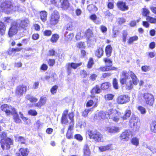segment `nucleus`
I'll list each match as a JSON object with an SVG mask.
<instances>
[{
  "mask_svg": "<svg viewBox=\"0 0 156 156\" xmlns=\"http://www.w3.org/2000/svg\"><path fill=\"white\" fill-rule=\"evenodd\" d=\"M116 68L115 67H108L107 66L101 67L99 68V70L102 71H107L112 70H116Z\"/></svg>",
  "mask_w": 156,
  "mask_h": 156,
  "instance_id": "nucleus-28",
  "label": "nucleus"
},
{
  "mask_svg": "<svg viewBox=\"0 0 156 156\" xmlns=\"http://www.w3.org/2000/svg\"><path fill=\"white\" fill-rule=\"evenodd\" d=\"M120 83L126 84L127 89L129 90L133 87V84L136 85L139 80L135 74L132 71H122L121 73Z\"/></svg>",
  "mask_w": 156,
  "mask_h": 156,
  "instance_id": "nucleus-1",
  "label": "nucleus"
},
{
  "mask_svg": "<svg viewBox=\"0 0 156 156\" xmlns=\"http://www.w3.org/2000/svg\"><path fill=\"white\" fill-rule=\"evenodd\" d=\"M1 109L5 112L8 115H12L15 122L16 123L20 122L19 116L17 113L15 109L11 106L7 104H4L1 106Z\"/></svg>",
  "mask_w": 156,
  "mask_h": 156,
  "instance_id": "nucleus-2",
  "label": "nucleus"
},
{
  "mask_svg": "<svg viewBox=\"0 0 156 156\" xmlns=\"http://www.w3.org/2000/svg\"><path fill=\"white\" fill-rule=\"evenodd\" d=\"M91 109H85L83 112L82 115L85 117H86L87 116L88 113L90 111Z\"/></svg>",
  "mask_w": 156,
  "mask_h": 156,
  "instance_id": "nucleus-58",
  "label": "nucleus"
},
{
  "mask_svg": "<svg viewBox=\"0 0 156 156\" xmlns=\"http://www.w3.org/2000/svg\"><path fill=\"white\" fill-rule=\"evenodd\" d=\"M103 50L102 48H99L96 51V55L99 58L101 57L103 55Z\"/></svg>",
  "mask_w": 156,
  "mask_h": 156,
  "instance_id": "nucleus-26",
  "label": "nucleus"
},
{
  "mask_svg": "<svg viewBox=\"0 0 156 156\" xmlns=\"http://www.w3.org/2000/svg\"><path fill=\"white\" fill-rule=\"evenodd\" d=\"M84 154L85 156H89L90 154V151L89 147L87 144H85L83 148Z\"/></svg>",
  "mask_w": 156,
  "mask_h": 156,
  "instance_id": "nucleus-23",
  "label": "nucleus"
},
{
  "mask_svg": "<svg viewBox=\"0 0 156 156\" xmlns=\"http://www.w3.org/2000/svg\"><path fill=\"white\" fill-rule=\"evenodd\" d=\"M132 144L133 145L136 146L139 145V139L136 137H134L131 140Z\"/></svg>",
  "mask_w": 156,
  "mask_h": 156,
  "instance_id": "nucleus-36",
  "label": "nucleus"
},
{
  "mask_svg": "<svg viewBox=\"0 0 156 156\" xmlns=\"http://www.w3.org/2000/svg\"><path fill=\"white\" fill-rule=\"evenodd\" d=\"M74 36L73 34H70L65 36V39L67 41H71L74 37Z\"/></svg>",
  "mask_w": 156,
  "mask_h": 156,
  "instance_id": "nucleus-45",
  "label": "nucleus"
},
{
  "mask_svg": "<svg viewBox=\"0 0 156 156\" xmlns=\"http://www.w3.org/2000/svg\"><path fill=\"white\" fill-rule=\"evenodd\" d=\"M82 34H83V33H81L80 32L77 33L76 36V40H80L83 37V36H81V35Z\"/></svg>",
  "mask_w": 156,
  "mask_h": 156,
  "instance_id": "nucleus-63",
  "label": "nucleus"
},
{
  "mask_svg": "<svg viewBox=\"0 0 156 156\" xmlns=\"http://www.w3.org/2000/svg\"><path fill=\"white\" fill-rule=\"evenodd\" d=\"M73 137V132L71 131L68 130L66 133V137L68 139H71Z\"/></svg>",
  "mask_w": 156,
  "mask_h": 156,
  "instance_id": "nucleus-49",
  "label": "nucleus"
},
{
  "mask_svg": "<svg viewBox=\"0 0 156 156\" xmlns=\"http://www.w3.org/2000/svg\"><path fill=\"white\" fill-rule=\"evenodd\" d=\"M77 47L79 48H84L85 46L84 42H80L76 44Z\"/></svg>",
  "mask_w": 156,
  "mask_h": 156,
  "instance_id": "nucleus-46",
  "label": "nucleus"
},
{
  "mask_svg": "<svg viewBox=\"0 0 156 156\" xmlns=\"http://www.w3.org/2000/svg\"><path fill=\"white\" fill-rule=\"evenodd\" d=\"M104 61L106 63V66L108 67H112V62L110 59L105 58H104Z\"/></svg>",
  "mask_w": 156,
  "mask_h": 156,
  "instance_id": "nucleus-40",
  "label": "nucleus"
},
{
  "mask_svg": "<svg viewBox=\"0 0 156 156\" xmlns=\"http://www.w3.org/2000/svg\"><path fill=\"white\" fill-rule=\"evenodd\" d=\"M114 95L112 94H107L105 96L106 100H111L113 99Z\"/></svg>",
  "mask_w": 156,
  "mask_h": 156,
  "instance_id": "nucleus-42",
  "label": "nucleus"
},
{
  "mask_svg": "<svg viewBox=\"0 0 156 156\" xmlns=\"http://www.w3.org/2000/svg\"><path fill=\"white\" fill-rule=\"evenodd\" d=\"M87 9L90 12H96L98 10L97 8L92 4L88 5L87 6Z\"/></svg>",
  "mask_w": 156,
  "mask_h": 156,
  "instance_id": "nucleus-34",
  "label": "nucleus"
},
{
  "mask_svg": "<svg viewBox=\"0 0 156 156\" xmlns=\"http://www.w3.org/2000/svg\"><path fill=\"white\" fill-rule=\"evenodd\" d=\"M29 23V21L28 20L27 18L25 19L24 20H21V23H20V26L23 28L27 27Z\"/></svg>",
  "mask_w": 156,
  "mask_h": 156,
  "instance_id": "nucleus-32",
  "label": "nucleus"
},
{
  "mask_svg": "<svg viewBox=\"0 0 156 156\" xmlns=\"http://www.w3.org/2000/svg\"><path fill=\"white\" fill-rule=\"evenodd\" d=\"M150 12L149 10L146 8H144L142 9V14L144 16L147 17L150 14Z\"/></svg>",
  "mask_w": 156,
  "mask_h": 156,
  "instance_id": "nucleus-31",
  "label": "nucleus"
},
{
  "mask_svg": "<svg viewBox=\"0 0 156 156\" xmlns=\"http://www.w3.org/2000/svg\"><path fill=\"white\" fill-rule=\"evenodd\" d=\"M100 29L101 30L103 33H106L107 30V27L103 25H101L100 26Z\"/></svg>",
  "mask_w": 156,
  "mask_h": 156,
  "instance_id": "nucleus-61",
  "label": "nucleus"
},
{
  "mask_svg": "<svg viewBox=\"0 0 156 156\" xmlns=\"http://www.w3.org/2000/svg\"><path fill=\"white\" fill-rule=\"evenodd\" d=\"M130 126L133 127V129L136 131L138 130L140 126V122L138 118L132 117L129 120Z\"/></svg>",
  "mask_w": 156,
  "mask_h": 156,
  "instance_id": "nucleus-7",
  "label": "nucleus"
},
{
  "mask_svg": "<svg viewBox=\"0 0 156 156\" xmlns=\"http://www.w3.org/2000/svg\"><path fill=\"white\" fill-rule=\"evenodd\" d=\"M146 20L151 23H156V19L150 16H147L146 18Z\"/></svg>",
  "mask_w": 156,
  "mask_h": 156,
  "instance_id": "nucleus-41",
  "label": "nucleus"
},
{
  "mask_svg": "<svg viewBox=\"0 0 156 156\" xmlns=\"http://www.w3.org/2000/svg\"><path fill=\"white\" fill-rule=\"evenodd\" d=\"M144 101L146 103L150 106H152L154 102L153 96L150 94L145 93L144 95Z\"/></svg>",
  "mask_w": 156,
  "mask_h": 156,
  "instance_id": "nucleus-8",
  "label": "nucleus"
},
{
  "mask_svg": "<svg viewBox=\"0 0 156 156\" xmlns=\"http://www.w3.org/2000/svg\"><path fill=\"white\" fill-rule=\"evenodd\" d=\"M20 117L23 120V121H25L27 124H29L31 122L30 120L28 119H27L26 117L23 116V115L20 112Z\"/></svg>",
  "mask_w": 156,
  "mask_h": 156,
  "instance_id": "nucleus-48",
  "label": "nucleus"
},
{
  "mask_svg": "<svg viewBox=\"0 0 156 156\" xmlns=\"http://www.w3.org/2000/svg\"><path fill=\"white\" fill-rule=\"evenodd\" d=\"M112 144H108L105 146H101L99 147V149L101 152L105 151L107 150H108L111 147Z\"/></svg>",
  "mask_w": 156,
  "mask_h": 156,
  "instance_id": "nucleus-22",
  "label": "nucleus"
},
{
  "mask_svg": "<svg viewBox=\"0 0 156 156\" xmlns=\"http://www.w3.org/2000/svg\"><path fill=\"white\" fill-rule=\"evenodd\" d=\"M16 22H14L12 26V27L9 29V35L10 37H12L13 35L15 34L17 31L18 26Z\"/></svg>",
  "mask_w": 156,
  "mask_h": 156,
  "instance_id": "nucleus-12",
  "label": "nucleus"
},
{
  "mask_svg": "<svg viewBox=\"0 0 156 156\" xmlns=\"http://www.w3.org/2000/svg\"><path fill=\"white\" fill-rule=\"evenodd\" d=\"M27 89V86L25 85H22L20 86V94H23L25 93Z\"/></svg>",
  "mask_w": 156,
  "mask_h": 156,
  "instance_id": "nucleus-35",
  "label": "nucleus"
},
{
  "mask_svg": "<svg viewBox=\"0 0 156 156\" xmlns=\"http://www.w3.org/2000/svg\"><path fill=\"white\" fill-rule=\"evenodd\" d=\"M40 17L41 20L44 22L47 20V13L45 11H42L40 13Z\"/></svg>",
  "mask_w": 156,
  "mask_h": 156,
  "instance_id": "nucleus-24",
  "label": "nucleus"
},
{
  "mask_svg": "<svg viewBox=\"0 0 156 156\" xmlns=\"http://www.w3.org/2000/svg\"><path fill=\"white\" fill-rule=\"evenodd\" d=\"M101 90L99 87L98 85H96L92 89L91 93L93 94L94 93L99 94L101 92Z\"/></svg>",
  "mask_w": 156,
  "mask_h": 156,
  "instance_id": "nucleus-27",
  "label": "nucleus"
},
{
  "mask_svg": "<svg viewBox=\"0 0 156 156\" xmlns=\"http://www.w3.org/2000/svg\"><path fill=\"white\" fill-rule=\"evenodd\" d=\"M60 1L59 0H51V3L54 5H55L58 6V3L60 2Z\"/></svg>",
  "mask_w": 156,
  "mask_h": 156,
  "instance_id": "nucleus-62",
  "label": "nucleus"
},
{
  "mask_svg": "<svg viewBox=\"0 0 156 156\" xmlns=\"http://www.w3.org/2000/svg\"><path fill=\"white\" fill-rule=\"evenodd\" d=\"M47 98L46 97H42L38 102L36 104V106L38 107H41L45 104Z\"/></svg>",
  "mask_w": 156,
  "mask_h": 156,
  "instance_id": "nucleus-18",
  "label": "nucleus"
},
{
  "mask_svg": "<svg viewBox=\"0 0 156 156\" xmlns=\"http://www.w3.org/2000/svg\"><path fill=\"white\" fill-rule=\"evenodd\" d=\"M131 114V112L130 110L128 109L126 110L125 111L124 115L122 116L121 118L123 120H126L129 117Z\"/></svg>",
  "mask_w": 156,
  "mask_h": 156,
  "instance_id": "nucleus-20",
  "label": "nucleus"
},
{
  "mask_svg": "<svg viewBox=\"0 0 156 156\" xmlns=\"http://www.w3.org/2000/svg\"><path fill=\"white\" fill-rule=\"evenodd\" d=\"M117 5L118 8L122 11L127 10L128 9V7L125 2L121 1L117 3Z\"/></svg>",
  "mask_w": 156,
  "mask_h": 156,
  "instance_id": "nucleus-16",
  "label": "nucleus"
},
{
  "mask_svg": "<svg viewBox=\"0 0 156 156\" xmlns=\"http://www.w3.org/2000/svg\"><path fill=\"white\" fill-rule=\"evenodd\" d=\"M51 31L49 30H46L44 32V35L46 36H50L51 35Z\"/></svg>",
  "mask_w": 156,
  "mask_h": 156,
  "instance_id": "nucleus-64",
  "label": "nucleus"
},
{
  "mask_svg": "<svg viewBox=\"0 0 156 156\" xmlns=\"http://www.w3.org/2000/svg\"><path fill=\"white\" fill-rule=\"evenodd\" d=\"M105 130L108 133H115L119 132L120 129L118 127L112 126L106 127Z\"/></svg>",
  "mask_w": 156,
  "mask_h": 156,
  "instance_id": "nucleus-13",
  "label": "nucleus"
},
{
  "mask_svg": "<svg viewBox=\"0 0 156 156\" xmlns=\"http://www.w3.org/2000/svg\"><path fill=\"white\" fill-rule=\"evenodd\" d=\"M74 138L79 141H81L83 140V137L80 134H76L74 136Z\"/></svg>",
  "mask_w": 156,
  "mask_h": 156,
  "instance_id": "nucleus-55",
  "label": "nucleus"
},
{
  "mask_svg": "<svg viewBox=\"0 0 156 156\" xmlns=\"http://www.w3.org/2000/svg\"><path fill=\"white\" fill-rule=\"evenodd\" d=\"M138 109L140 112L141 114L142 115L145 114L146 113L147 111L146 109L141 106H139Z\"/></svg>",
  "mask_w": 156,
  "mask_h": 156,
  "instance_id": "nucleus-44",
  "label": "nucleus"
},
{
  "mask_svg": "<svg viewBox=\"0 0 156 156\" xmlns=\"http://www.w3.org/2000/svg\"><path fill=\"white\" fill-rule=\"evenodd\" d=\"M85 35L86 37L88 38H89L91 37L92 35V32L90 30H87L85 33Z\"/></svg>",
  "mask_w": 156,
  "mask_h": 156,
  "instance_id": "nucleus-57",
  "label": "nucleus"
},
{
  "mask_svg": "<svg viewBox=\"0 0 156 156\" xmlns=\"http://www.w3.org/2000/svg\"><path fill=\"white\" fill-rule=\"evenodd\" d=\"M138 39V37L136 35L131 37L128 39V43L129 44H132L133 42L137 41Z\"/></svg>",
  "mask_w": 156,
  "mask_h": 156,
  "instance_id": "nucleus-29",
  "label": "nucleus"
},
{
  "mask_svg": "<svg viewBox=\"0 0 156 156\" xmlns=\"http://www.w3.org/2000/svg\"><path fill=\"white\" fill-rule=\"evenodd\" d=\"M129 97L127 95H121L116 99V101L119 104H126L129 101Z\"/></svg>",
  "mask_w": 156,
  "mask_h": 156,
  "instance_id": "nucleus-9",
  "label": "nucleus"
},
{
  "mask_svg": "<svg viewBox=\"0 0 156 156\" xmlns=\"http://www.w3.org/2000/svg\"><path fill=\"white\" fill-rule=\"evenodd\" d=\"M141 69L142 71L146 72L150 70L151 69V67L149 66H144L142 67Z\"/></svg>",
  "mask_w": 156,
  "mask_h": 156,
  "instance_id": "nucleus-54",
  "label": "nucleus"
},
{
  "mask_svg": "<svg viewBox=\"0 0 156 156\" xmlns=\"http://www.w3.org/2000/svg\"><path fill=\"white\" fill-rule=\"evenodd\" d=\"M87 133L90 139H93L96 142H101L103 140L102 135L98 132L88 131Z\"/></svg>",
  "mask_w": 156,
  "mask_h": 156,
  "instance_id": "nucleus-5",
  "label": "nucleus"
},
{
  "mask_svg": "<svg viewBox=\"0 0 156 156\" xmlns=\"http://www.w3.org/2000/svg\"><path fill=\"white\" fill-rule=\"evenodd\" d=\"M90 18L91 20H93L95 23L96 24H99L100 23V21H96L97 17L95 14L92 15L90 16Z\"/></svg>",
  "mask_w": 156,
  "mask_h": 156,
  "instance_id": "nucleus-43",
  "label": "nucleus"
},
{
  "mask_svg": "<svg viewBox=\"0 0 156 156\" xmlns=\"http://www.w3.org/2000/svg\"><path fill=\"white\" fill-rule=\"evenodd\" d=\"M82 64V62L78 63H69L66 64V67L68 73L70 74L71 72L72 68L74 69H76L78 67L80 66Z\"/></svg>",
  "mask_w": 156,
  "mask_h": 156,
  "instance_id": "nucleus-11",
  "label": "nucleus"
},
{
  "mask_svg": "<svg viewBox=\"0 0 156 156\" xmlns=\"http://www.w3.org/2000/svg\"><path fill=\"white\" fill-rule=\"evenodd\" d=\"M98 117H97V116H95L94 117V119L99 120L101 119H104L107 117L106 113L104 112L101 111L99 112L98 114Z\"/></svg>",
  "mask_w": 156,
  "mask_h": 156,
  "instance_id": "nucleus-19",
  "label": "nucleus"
},
{
  "mask_svg": "<svg viewBox=\"0 0 156 156\" xmlns=\"http://www.w3.org/2000/svg\"><path fill=\"white\" fill-rule=\"evenodd\" d=\"M59 37L58 35L54 34L52 35L51 39V41L53 43H56Z\"/></svg>",
  "mask_w": 156,
  "mask_h": 156,
  "instance_id": "nucleus-33",
  "label": "nucleus"
},
{
  "mask_svg": "<svg viewBox=\"0 0 156 156\" xmlns=\"http://www.w3.org/2000/svg\"><path fill=\"white\" fill-rule=\"evenodd\" d=\"M60 16L58 12L56 10L54 11L52 13L50 20V23L51 25H55L59 22Z\"/></svg>",
  "mask_w": 156,
  "mask_h": 156,
  "instance_id": "nucleus-6",
  "label": "nucleus"
},
{
  "mask_svg": "<svg viewBox=\"0 0 156 156\" xmlns=\"http://www.w3.org/2000/svg\"><path fill=\"white\" fill-rule=\"evenodd\" d=\"M58 87L56 85L53 86L51 89L50 91L51 94H55L57 91Z\"/></svg>",
  "mask_w": 156,
  "mask_h": 156,
  "instance_id": "nucleus-50",
  "label": "nucleus"
},
{
  "mask_svg": "<svg viewBox=\"0 0 156 156\" xmlns=\"http://www.w3.org/2000/svg\"><path fill=\"white\" fill-rule=\"evenodd\" d=\"M94 64V62L93 59L92 58H90L87 65V67L88 68H91Z\"/></svg>",
  "mask_w": 156,
  "mask_h": 156,
  "instance_id": "nucleus-51",
  "label": "nucleus"
},
{
  "mask_svg": "<svg viewBox=\"0 0 156 156\" xmlns=\"http://www.w3.org/2000/svg\"><path fill=\"white\" fill-rule=\"evenodd\" d=\"M0 135L2 138L0 143L2 148L9 149L10 147V145L12 143L11 139L6 137V134L5 132L2 133Z\"/></svg>",
  "mask_w": 156,
  "mask_h": 156,
  "instance_id": "nucleus-3",
  "label": "nucleus"
},
{
  "mask_svg": "<svg viewBox=\"0 0 156 156\" xmlns=\"http://www.w3.org/2000/svg\"><path fill=\"white\" fill-rule=\"evenodd\" d=\"M60 2L61 7L64 9H67L69 6V3L68 0H61Z\"/></svg>",
  "mask_w": 156,
  "mask_h": 156,
  "instance_id": "nucleus-17",
  "label": "nucleus"
},
{
  "mask_svg": "<svg viewBox=\"0 0 156 156\" xmlns=\"http://www.w3.org/2000/svg\"><path fill=\"white\" fill-rule=\"evenodd\" d=\"M117 21L119 24H121L125 23L126 20L123 18H119L117 19Z\"/></svg>",
  "mask_w": 156,
  "mask_h": 156,
  "instance_id": "nucleus-60",
  "label": "nucleus"
},
{
  "mask_svg": "<svg viewBox=\"0 0 156 156\" xmlns=\"http://www.w3.org/2000/svg\"><path fill=\"white\" fill-rule=\"evenodd\" d=\"M5 26L3 23L0 22V34L3 35L5 33Z\"/></svg>",
  "mask_w": 156,
  "mask_h": 156,
  "instance_id": "nucleus-37",
  "label": "nucleus"
},
{
  "mask_svg": "<svg viewBox=\"0 0 156 156\" xmlns=\"http://www.w3.org/2000/svg\"><path fill=\"white\" fill-rule=\"evenodd\" d=\"M80 74L82 77L83 78L86 77L87 75V72L84 70H83L81 71Z\"/></svg>",
  "mask_w": 156,
  "mask_h": 156,
  "instance_id": "nucleus-59",
  "label": "nucleus"
},
{
  "mask_svg": "<svg viewBox=\"0 0 156 156\" xmlns=\"http://www.w3.org/2000/svg\"><path fill=\"white\" fill-rule=\"evenodd\" d=\"M107 115L109 119L115 122H117L119 119L118 116L121 115V113L115 109H110L107 112Z\"/></svg>",
  "mask_w": 156,
  "mask_h": 156,
  "instance_id": "nucleus-4",
  "label": "nucleus"
},
{
  "mask_svg": "<svg viewBox=\"0 0 156 156\" xmlns=\"http://www.w3.org/2000/svg\"><path fill=\"white\" fill-rule=\"evenodd\" d=\"M113 85L115 89H117L118 88L117 80L116 78L114 79L113 81Z\"/></svg>",
  "mask_w": 156,
  "mask_h": 156,
  "instance_id": "nucleus-56",
  "label": "nucleus"
},
{
  "mask_svg": "<svg viewBox=\"0 0 156 156\" xmlns=\"http://www.w3.org/2000/svg\"><path fill=\"white\" fill-rule=\"evenodd\" d=\"M74 114L73 112H70L69 115V118L70 120V122L68 130L71 131L73 129L74 127L73 117Z\"/></svg>",
  "mask_w": 156,
  "mask_h": 156,
  "instance_id": "nucleus-15",
  "label": "nucleus"
},
{
  "mask_svg": "<svg viewBox=\"0 0 156 156\" xmlns=\"http://www.w3.org/2000/svg\"><path fill=\"white\" fill-rule=\"evenodd\" d=\"M132 132L130 130H126L122 133L120 136V138L123 141H127L132 136Z\"/></svg>",
  "mask_w": 156,
  "mask_h": 156,
  "instance_id": "nucleus-10",
  "label": "nucleus"
},
{
  "mask_svg": "<svg viewBox=\"0 0 156 156\" xmlns=\"http://www.w3.org/2000/svg\"><path fill=\"white\" fill-rule=\"evenodd\" d=\"M112 49V47L110 45H108L106 47L105 51L107 56L109 57L110 56Z\"/></svg>",
  "mask_w": 156,
  "mask_h": 156,
  "instance_id": "nucleus-30",
  "label": "nucleus"
},
{
  "mask_svg": "<svg viewBox=\"0 0 156 156\" xmlns=\"http://www.w3.org/2000/svg\"><path fill=\"white\" fill-rule=\"evenodd\" d=\"M29 152V150L27 148H20V153L23 156H26L28 155Z\"/></svg>",
  "mask_w": 156,
  "mask_h": 156,
  "instance_id": "nucleus-25",
  "label": "nucleus"
},
{
  "mask_svg": "<svg viewBox=\"0 0 156 156\" xmlns=\"http://www.w3.org/2000/svg\"><path fill=\"white\" fill-rule=\"evenodd\" d=\"M122 41L123 42L125 43L126 41L127 37L128 35L127 32L126 30H123L122 32Z\"/></svg>",
  "mask_w": 156,
  "mask_h": 156,
  "instance_id": "nucleus-38",
  "label": "nucleus"
},
{
  "mask_svg": "<svg viewBox=\"0 0 156 156\" xmlns=\"http://www.w3.org/2000/svg\"><path fill=\"white\" fill-rule=\"evenodd\" d=\"M69 114H68V110H65L62 114L61 122L62 124H66L68 122L67 117H69Z\"/></svg>",
  "mask_w": 156,
  "mask_h": 156,
  "instance_id": "nucleus-14",
  "label": "nucleus"
},
{
  "mask_svg": "<svg viewBox=\"0 0 156 156\" xmlns=\"http://www.w3.org/2000/svg\"><path fill=\"white\" fill-rule=\"evenodd\" d=\"M151 130L154 133H156V122H154L151 124Z\"/></svg>",
  "mask_w": 156,
  "mask_h": 156,
  "instance_id": "nucleus-39",
  "label": "nucleus"
},
{
  "mask_svg": "<svg viewBox=\"0 0 156 156\" xmlns=\"http://www.w3.org/2000/svg\"><path fill=\"white\" fill-rule=\"evenodd\" d=\"M65 27L67 30H73V27L72 23H69Z\"/></svg>",
  "mask_w": 156,
  "mask_h": 156,
  "instance_id": "nucleus-52",
  "label": "nucleus"
},
{
  "mask_svg": "<svg viewBox=\"0 0 156 156\" xmlns=\"http://www.w3.org/2000/svg\"><path fill=\"white\" fill-rule=\"evenodd\" d=\"M20 51V49L18 48H9L8 49L7 52L9 55H12L14 54L16 52Z\"/></svg>",
  "mask_w": 156,
  "mask_h": 156,
  "instance_id": "nucleus-21",
  "label": "nucleus"
},
{
  "mask_svg": "<svg viewBox=\"0 0 156 156\" xmlns=\"http://www.w3.org/2000/svg\"><path fill=\"white\" fill-rule=\"evenodd\" d=\"M110 83L108 82H105L102 83L101 86V88L103 89H107L109 86Z\"/></svg>",
  "mask_w": 156,
  "mask_h": 156,
  "instance_id": "nucleus-47",
  "label": "nucleus"
},
{
  "mask_svg": "<svg viewBox=\"0 0 156 156\" xmlns=\"http://www.w3.org/2000/svg\"><path fill=\"white\" fill-rule=\"evenodd\" d=\"M28 114L30 115L35 116L37 115V113L35 110H30L28 111Z\"/></svg>",
  "mask_w": 156,
  "mask_h": 156,
  "instance_id": "nucleus-53",
  "label": "nucleus"
}]
</instances>
